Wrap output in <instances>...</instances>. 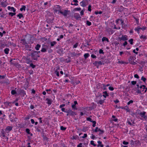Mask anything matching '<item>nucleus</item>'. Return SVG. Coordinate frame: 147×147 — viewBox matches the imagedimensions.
<instances>
[{"mask_svg":"<svg viewBox=\"0 0 147 147\" xmlns=\"http://www.w3.org/2000/svg\"><path fill=\"white\" fill-rule=\"evenodd\" d=\"M16 14V13H12V12H9V15H10L12 17L14 15H15Z\"/></svg>","mask_w":147,"mask_h":147,"instance_id":"32","label":"nucleus"},{"mask_svg":"<svg viewBox=\"0 0 147 147\" xmlns=\"http://www.w3.org/2000/svg\"><path fill=\"white\" fill-rule=\"evenodd\" d=\"M65 106V104H63L60 105L59 107L60 108H62V107H64Z\"/></svg>","mask_w":147,"mask_h":147,"instance_id":"61","label":"nucleus"},{"mask_svg":"<svg viewBox=\"0 0 147 147\" xmlns=\"http://www.w3.org/2000/svg\"><path fill=\"white\" fill-rule=\"evenodd\" d=\"M89 56H90V55L88 53H85L84 55V57L85 59H86Z\"/></svg>","mask_w":147,"mask_h":147,"instance_id":"20","label":"nucleus"},{"mask_svg":"<svg viewBox=\"0 0 147 147\" xmlns=\"http://www.w3.org/2000/svg\"><path fill=\"white\" fill-rule=\"evenodd\" d=\"M103 90H106L107 89V88H106V86L105 84H103Z\"/></svg>","mask_w":147,"mask_h":147,"instance_id":"57","label":"nucleus"},{"mask_svg":"<svg viewBox=\"0 0 147 147\" xmlns=\"http://www.w3.org/2000/svg\"><path fill=\"white\" fill-rule=\"evenodd\" d=\"M81 5L83 7L86 6V3L84 1H83L80 3Z\"/></svg>","mask_w":147,"mask_h":147,"instance_id":"11","label":"nucleus"},{"mask_svg":"<svg viewBox=\"0 0 147 147\" xmlns=\"http://www.w3.org/2000/svg\"><path fill=\"white\" fill-rule=\"evenodd\" d=\"M35 129H36V131L38 132H40V130L38 129V127H35Z\"/></svg>","mask_w":147,"mask_h":147,"instance_id":"45","label":"nucleus"},{"mask_svg":"<svg viewBox=\"0 0 147 147\" xmlns=\"http://www.w3.org/2000/svg\"><path fill=\"white\" fill-rule=\"evenodd\" d=\"M21 41L22 42V43H23L24 45H26L27 44V43L26 41V40L25 39H23L21 40Z\"/></svg>","mask_w":147,"mask_h":147,"instance_id":"24","label":"nucleus"},{"mask_svg":"<svg viewBox=\"0 0 147 147\" xmlns=\"http://www.w3.org/2000/svg\"><path fill=\"white\" fill-rule=\"evenodd\" d=\"M134 60V57L133 56H131L129 58V62L130 63V62H132Z\"/></svg>","mask_w":147,"mask_h":147,"instance_id":"17","label":"nucleus"},{"mask_svg":"<svg viewBox=\"0 0 147 147\" xmlns=\"http://www.w3.org/2000/svg\"><path fill=\"white\" fill-rule=\"evenodd\" d=\"M26 132L28 134H30V130L29 129H26Z\"/></svg>","mask_w":147,"mask_h":147,"instance_id":"47","label":"nucleus"},{"mask_svg":"<svg viewBox=\"0 0 147 147\" xmlns=\"http://www.w3.org/2000/svg\"><path fill=\"white\" fill-rule=\"evenodd\" d=\"M74 18L77 20H78L79 18H81V17L80 16L79 13H76L74 14Z\"/></svg>","mask_w":147,"mask_h":147,"instance_id":"7","label":"nucleus"},{"mask_svg":"<svg viewBox=\"0 0 147 147\" xmlns=\"http://www.w3.org/2000/svg\"><path fill=\"white\" fill-rule=\"evenodd\" d=\"M140 38L141 39L143 38L145 40L146 39V37L144 35H142L140 36Z\"/></svg>","mask_w":147,"mask_h":147,"instance_id":"31","label":"nucleus"},{"mask_svg":"<svg viewBox=\"0 0 147 147\" xmlns=\"http://www.w3.org/2000/svg\"><path fill=\"white\" fill-rule=\"evenodd\" d=\"M133 102V100H130L129 102H128L127 103V104L128 105H129L130 103H131Z\"/></svg>","mask_w":147,"mask_h":147,"instance_id":"52","label":"nucleus"},{"mask_svg":"<svg viewBox=\"0 0 147 147\" xmlns=\"http://www.w3.org/2000/svg\"><path fill=\"white\" fill-rule=\"evenodd\" d=\"M94 65L96 66L97 68H98V64L97 61H95L94 63H93Z\"/></svg>","mask_w":147,"mask_h":147,"instance_id":"23","label":"nucleus"},{"mask_svg":"<svg viewBox=\"0 0 147 147\" xmlns=\"http://www.w3.org/2000/svg\"><path fill=\"white\" fill-rule=\"evenodd\" d=\"M98 64V66L100 65H104L105 63H103V61L101 62L100 61H97Z\"/></svg>","mask_w":147,"mask_h":147,"instance_id":"27","label":"nucleus"},{"mask_svg":"<svg viewBox=\"0 0 147 147\" xmlns=\"http://www.w3.org/2000/svg\"><path fill=\"white\" fill-rule=\"evenodd\" d=\"M1 5L3 7H6L7 6V3L6 1L4 2H1Z\"/></svg>","mask_w":147,"mask_h":147,"instance_id":"12","label":"nucleus"},{"mask_svg":"<svg viewBox=\"0 0 147 147\" xmlns=\"http://www.w3.org/2000/svg\"><path fill=\"white\" fill-rule=\"evenodd\" d=\"M78 45V43H76L75 44H74V45L73 48H76L77 47Z\"/></svg>","mask_w":147,"mask_h":147,"instance_id":"44","label":"nucleus"},{"mask_svg":"<svg viewBox=\"0 0 147 147\" xmlns=\"http://www.w3.org/2000/svg\"><path fill=\"white\" fill-rule=\"evenodd\" d=\"M68 11L65 9L59 11V13L63 15L64 16H66L68 14Z\"/></svg>","mask_w":147,"mask_h":147,"instance_id":"2","label":"nucleus"},{"mask_svg":"<svg viewBox=\"0 0 147 147\" xmlns=\"http://www.w3.org/2000/svg\"><path fill=\"white\" fill-rule=\"evenodd\" d=\"M141 80L143 81L144 82H146V78L144 77V76H142L141 77Z\"/></svg>","mask_w":147,"mask_h":147,"instance_id":"35","label":"nucleus"},{"mask_svg":"<svg viewBox=\"0 0 147 147\" xmlns=\"http://www.w3.org/2000/svg\"><path fill=\"white\" fill-rule=\"evenodd\" d=\"M26 8V7L25 6L23 5L22 6V7L20 8V10L21 11H22L23 10L25 11Z\"/></svg>","mask_w":147,"mask_h":147,"instance_id":"30","label":"nucleus"},{"mask_svg":"<svg viewBox=\"0 0 147 147\" xmlns=\"http://www.w3.org/2000/svg\"><path fill=\"white\" fill-rule=\"evenodd\" d=\"M90 144L92 145H93V146H96V145L94 143V142L93 141H90Z\"/></svg>","mask_w":147,"mask_h":147,"instance_id":"43","label":"nucleus"},{"mask_svg":"<svg viewBox=\"0 0 147 147\" xmlns=\"http://www.w3.org/2000/svg\"><path fill=\"white\" fill-rule=\"evenodd\" d=\"M142 87H143V89L142 90V91H144V89L145 88L146 86L144 85H142L140 87V89L142 88Z\"/></svg>","mask_w":147,"mask_h":147,"instance_id":"41","label":"nucleus"},{"mask_svg":"<svg viewBox=\"0 0 147 147\" xmlns=\"http://www.w3.org/2000/svg\"><path fill=\"white\" fill-rule=\"evenodd\" d=\"M41 46L40 45L38 44L36 45V46L35 47V49L36 50H38L39 49V48H40Z\"/></svg>","mask_w":147,"mask_h":147,"instance_id":"15","label":"nucleus"},{"mask_svg":"<svg viewBox=\"0 0 147 147\" xmlns=\"http://www.w3.org/2000/svg\"><path fill=\"white\" fill-rule=\"evenodd\" d=\"M97 104H99L100 105H102L104 102V101L103 100H100L98 101V102L97 101Z\"/></svg>","mask_w":147,"mask_h":147,"instance_id":"18","label":"nucleus"},{"mask_svg":"<svg viewBox=\"0 0 147 147\" xmlns=\"http://www.w3.org/2000/svg\"><path fill=\"white\" fill-rule=\"evenodd\" d=\"M136 92L138 93L141 94V89H140V90L139 89H138L137 90Z\"/></svg>","mask_w":147,"mask_h":147,"instance_id":"42","label":"nucleus"},{"mask_svg":"<svg viewBox=\"0 0 147 147\" xmlns=\"http://www.w3.org/2000/svg\"><path fill=\"white\" fill-rule=\"evenodd\" d=\"M30 67H31L32 68H34L36 67V65H34L32 63H31L30 64Z\"/></svg>","mask_w":147,"mask_h":147,"instance_id":"38","label":"nucleus"},{"mask_svg":"<svg viewBox=\"0 0 147 147\" xmlns=\"http://www.w3.org/2000/svg\"><path fill=\"white\" fill-rule=\"evenodd\" d=\"M11 9L13 12H15L16 11V9L13 7H11Z\"/></svg>","mask_w":147,"mask_h":147,"instance_id":"62","label":"nucleus"},{"mask_svg":"<svg viewBox=\"0 0 147 147\" xmlns=\"http://www.w3.org/2000/svg\"><path fill=\"white\" fill-rule=\"evenodd\" d=\"M109 89L111 90V91H113L114 90V88L113 87L110 86L109 87Z\"/></svg>","mask_w":147,"mask_h":147,"instance_id":"55","label":"nucleus"},{"mask_svg":"<svg viewBox=\"0 0 147 147\" xmlns=\"http://www.w3.org/2000/svg\"><path fill=\"white\" fill-rule=\"evenodd\" d=\"M99 53H100V54H104V52H103V50H102L101 49H100L99 50Z\"/></svg>","mask_w":147,"mask_h":147,"instance_id":"48","label":"nucleus"},{"mask_svg":"<svg viewBox=\"0 0 147 147\" xmlns=\"http://www.w3.org/2000/svg\"><path fill=\"white\" fill-rule=\"evenodd\" d=\"M102 13V12L101 11H95V13L96 14H101Z\"/></svg>","mask_w":147,"mask_h":147,"instance_id":"34","label":"nucleus"},{"mask_svg":"<svg viewBox=\"0 0 147 147\" xmlns=\"http://www.w3.org/2000/svg\"><path fill=\"white\" fill-rule=\"evenodd\" d=\"M5 75H3V76H1L0 75V79H4L5 78Z\"/></svg>","mask_w":147,"mask_h":147,"instance_id":"50","label":"nucleus"},{"mask_svg":"<svg viewBox=\"0 0 147 147\" xmlns=\"http://www.w3.org/2000/svg\"><path fill=\"white\" fill-rule=\"evenodd\" d=\"M127 36L126 35H122V37H119V38L120 40H123V41H125L128 39Z\"/></svg>","mask_w":147,"mask_h":147,"instance_id":"3","label":"nucleus"},{"mask_svg":"<svg viewBox=\"0 0 147 147\" xmlns=\"http://www.w3.org/2000/svg\"><path fill=\"white\" fill-rule=\"evenodd\" d=\"M91 6L90 5H89V6H88V10L89 11H91Z\"/></svg>","mask_w":147,"mask_h":147,"instance_id":"46","label":"nucleus"},{"mask_svg":"<svg viewBox=\"0 0 147 147\" xmlns=\"http://www.w3.org/2000/svg\"><path fill=\"white\" fill-rule=\"evenodd\" d=\"M87 127H84L82 130V131L85 132L86 130H87Z\"/></svg>","mask_w":147,"mask_h":147,"instance_id":"53","label":"nucleus"},{"mask_svg":"<svg viewBox=\"0 0 147 147\" xmlns=\"http://www.w3.org/2000/svg\"><path fill=\"white\" fill-rule=\"evenodd\" d=\"M82 143H80L77 146V147H82Z\"/></svg>","mask_w":147,"mask_h":147,"instance_id":"64","label":"nucleus"},{"mask_svg":"<svg viewBox=\"0 0 147 147\" xmlns=\"http://www.w3.org/2000/svg\"><path fill=\"white\" fill-rule=\"evenodd\" d=\"M87 120L88 121H90L91 122L92 121V119L90 118V117H88L87 118Z\"/></svg>","mask_w":147,"mask_h":147,"instance_id":"58","label":"nucleus"},{"mask_svg":"<svg viewBox=\"0 0 147 147\" xmlns=\"http://www.w3.org/2000/svg\"><path fill=\"white\" fill-rule=\"evenodd\" d=\"M31 57L34 60H36L37 58L39 57V55L37 54V52L36 51H32L31 52Z\"/></svg>","mask_w":147,"mask_h":147,"instance_id":"1","label":"nucleus"},{"mask_svg":"<svg viewBox=\"0 0 147 147\" xmlns=\"http://www.w3.org/2000/svg\"><path fill=\"white\" fill-rule=\"evenodd\" d=\"M131 83L133 85H134L136 84V81H132L131 82Z\"/></svg>","mask_w":147,"mask_h":147,"instance_id":"49","label":"nucleus"},{"mask_svg":"<svg viewBox=\"0 0 147 147\" xmlns=\"http://www.w3.org/2000/svg\"><path fill=\"white\" fill-rule=\"evenodd\" d=\"M103 93L104 94L103 95V96L105 98H106L107 96H109V94L107 93V91H105L103 92Z\"/></svg>","mask_w":147,"mask_h":147,"instance_id":"10","label":"nucleus"},{"mask_svg":"<svg viewBox=\"0 0 147 147\" xmlns=\"http://www.w3.org/2000/svg\"><path fill=\"white\" fill-rule=\"evenodd\" d=\"M13 128V127L11 126H7L5 129V131L7 132L8 133L11 131Z\"/></svg>","mask_w":147,"mask_h":147,"instance_id":"5","label":"nucleus"},{"mask_svg":"<svg viewBox=\"0 0 147 147\" xmlns=\"http://www.w3.org/2000/svg\"><path fill=\"white\" fill-rule=\"evenodd\" d=\"M87 137V135L86 134H84V136L82 137V138H86Z\"/></svg>","mask_w":147,"mask_h":147,"instance_id":"59","label":"nucleus"},{"mask_svg":"<svg viewBox=\"0 0 147 147\" xmlns=\"http://www.w3.org/2000/svg\"><path fill=\"white\" fill-rule=\"evenodd\" d=\"M133 39L132 38H131L129 40V42L130 43L131 45H133Z\"/></svg>","mask_w":147,"mask_h":147,"instance_id":"39","label":"nucleus"},{"mask_svg":"<svg viewBox=\"0 0 147 147\" xmlns=\"http://www.w3.org/2000/svg\"><path fill=\"white\" fill-rule=\"evenodd\" d=\"M66 129V127H63V126H61L60 127L62 131H64V130H65Z\"/></svg>","mask_w":147,"mask_h":147,"instance_id":"37","label":"nucleus"},{"mask_svg":"<svg viewBox=\"0 0 147 147\" xmlns=\"http://www.w3.org/2000/svg\"><path fill=\"white\" fill-rule=\"evenodd\" d=\"M71 107L74 110H77V108L76 107V105L73 104L71 105Z\"/></svg>","mask_w":147,"mask_h":147,"instance_id":"33","label":"nucleus"},{"mask_svg":"<svg viewBox=\"0 0 147 147\" xmlns=\"http://www.w3.org/2000/svg\"><path fill=\"white\" fill-rule=\"evenodd\" d=\"M9 49L6 48L4 50V52L5 54H7L9 53Z\"/></svg>","mask_w":147,"mask_h":147,"instance_id":"16","label":"nucleus"},{"mask_svg":"<svg viewBox=\"0 0 147 147\" xmlns=\"http://www.w3.org/2000/svg\"><path fill=\"white\" fill-rule=\"evenodd\" d=\"M75 10L77 11H80L81 10V8L80 7L76 8H75Z\"/></svg>","mask_w":147,"mask_h":147,"instance_id":"60","label":"nucleus"},{"mask_svg":"<svg viewBox=\"0 0 147 147\" xmlns=\"http://www.w3.org/2000/svg\"><path fill=\"white\" fill-rule=\"evenodd\" d=\"M47 49L44 48H42L41 50V51L42 52H46L47 51Z\"/></svg>","mask_w":147,"mask_h":147,"instance_id":"28","label":"nucleus"},{"mask_svg":"<svg viewBox=\"0 0 147 147\" xmlns=\"http://www.w3.org/2000/svg\"><path fill=\"white\" fill-rule=\"evenodd\" d=\"M18 92L20 94L22 95L23 96H24L26 94V93L24 90L19 89Z\"/></svg>","mask_w":147,"mask_h":147,"instance_id":"4","label":"nucleus"},{"mask_svg":"<svg viewBox=\"0 0 147 147\" xmlns=\"http://www.w3.org/2000/svg\"><path fill=\"white\" fill-rule=\"evenodd\" d=\"M128 142H126L125 141H123V144L124 145H127L128 144Z\"/></svg>","mask_w":147,"mask_h":147,"instance_id":"54","label":"nucleus"},{"mask_svg":"<svg viewBox=\"0 0 147 147\" xmlns=\"http://www.w3.org/2000/svg\"><path fill=\"white\" fill-rule=\"evenodd\" d=\"M69 115L72 116H74L75 115H76V113L72 111L71 110H69Z\"/></svg>","mask_w":147,"mask_h":147,"instance_id":"9","label":"nucleus"},{"mask_svg":"<svg viewBox=\"0 0 147 147\" xmlns=\"http://www.w3.org/2000/svg\"><path fill=\"white\" fill-rule=\"evenodd\" d=\"M131 121L132 122V123L130 122L129 120H128V119H127V123L129 124L130 125H133L134 126V125H133V124H135V122L134 121L132 120H131Z\"/></svg>","mask_w":147,"mask_h":147,"instance_id":"8","label":"nucleus"},{"mask_svg":"<svg viewBox=\"0 0 147 147\" xmlns=\"http://www.w3.org/2000/svg\"><path fill=\"white\" fill-rule=\"evenodd\" d=\"M17 16L19 17V19H20L22 18H24V16L21 13H19L17 15Z\"/></svg>","mask_w":147,"mask_h":147,"instance_id":"19","label":"nucleus"},{"mask_svg":"<svg viewBox=\"0 0 147 147\" xmlns=\"http://www.w3.org/2000/svg\"><path fill=\"white\" fill-rule=\"evenodd\" d=\"M102 41L103 42L106 41L107 42H109L108 38H107L105 37H103L102 38Z\"/></svg>","mask_w":147,"mask_h":147,"instance_id":"14","label":"nucleus"},{"mask_svg":"<svg viewBox=\"0 0 147 147\" xmlns=\"http://www.w3.org/2000/svg\"><path fill=\"white\" fill-rule=\"evenodd\" d=\"M26 63L27 64L30 63L32 62V61H31L29 59L26 58Z\"/></svg>","mask_w":147,"mask_h":147,"instance_id":"26","label":"nucleus"},{"mask_svg":"<svg viewBox=\"0 0 147 147\" xmlns=\"http://www.w3.org/2000/svg\"><path fill=\"white\" fill-rule=\"evenodd\" d=\"M91 57L93 58H96V56L94 54H92L91 55Z\"/></svg>","mask_w":147,"mask_h":147,"instance_id":"56","label":"nucleus"},{"mask_svg":"<svg viewBox=\"0 0 147 147\" xmlns=\"http://www.w3.org/2000/svg\"><path fill=\"white\" fill-rule=\"evenodd\" d=\"M46 100L47 101V103L49 105H50L52 104V100L51 99L47 98H46Z\"/></svg>","mask_w":147,"mask_h":147,"instance_id":"6","label":"nucleus"},{"mask_svg":"<svg viewBox=\"0 0 147 147\" xmlns=\"http://www.w3.org/2000/svg\"><path fill=\"white\" fill-rule=\"evenodd\" d=\"M1 136L2 137H5V132L3 129H2V131L1 132Z\"/></svg>","mask_w":147,"mask_h":147,"instance_id":"22","label":"nucleus"},{"mask_svg":"<svg viewBox=\"0 0 147 147\" xmlns=\"http://www.w3.org/2000/svg\"><path fill=\"white\" fill-rule=\"evenodd\" d=\"M11 94L12 95H14L17 93L16 91L15 90H12L11 92Z\"/></svg>","mask_w":147,"mask_h":147,"instance_id":"29","label":"nucleus"},{"mask_svg":"<svg viewBox=\"0 0 147 147\" xmlns=\"http://www.w3.org/2000/svg\"><path fill=\"white\" fill-rule=\"evenodd\" d=\"M86 24L88 26H90L91 25V23L88 21H86Z\"/></svg>","mask_w":147,"mask_h":147,"instance_id":"40","label":"nucleus"},{"mask_svg":"<svg viewBox=\"0 0 147 147\" xmlns=\"http://www.w3.org/2000/svg\"><path fill=\"white\" fill-rule=\"evenodd\" d=\"M134 77L135 78H139V76H138V75L137 74H135L134 76Z\"/></svg>","mask_w":147,"mask_h":147,"instance_id":"63","label":"nucleus"},{"mask_svg":"<svg viewBox=\"0 0 147 147\" xmlns=\"http://www.w3.org/2000/svg\"><path fill=\"white\" fill-rule=\"evenodd\" d=\"M57 43V42L55 41H53L52 42H51L50 43L51 45V47L55 45Z\"/></svg>","mask_w":147,"mask_h":147,"instance_id":"25","label":"nucleus"},{"mask_svg":"<svg viewBox=\"0 0 147 147\" xmlns=\"http://www.w3.org/2000/svg\"><path fill=\"white\" fill-rule=\"evenodd\" d=\"M146 113L144 111L143 112L140 113V115L142 117H143L144 116H145Z\"/></svg>","mask_w":147,"mask_h":147,"instance_id":"21","label":"nucleus"},{"mask_svg":"<svg viewBox=\"0 0 147 147\" xmlns=\"http://www.w3.org/2000/svg\"><path fill=\"white\" fill-rule=\"evenodd\" d=\"M98 144L97 145V146L98 147H99L102 144V142L100 141H98Z\"/></svg>","mask_w":147,"mask_h":147,"instance_id":"51","label":"nucleus"},{"mask_svg":"<svg viewBox=\"0 0 147 147\" xmlns=\"http://www.w3.org/2000/svg\"><path fill=\"white\" fill-rule=\"evenodd\" d=\"M120 20L121 21V24L122 25V27L123 28H124V27L123 26V25L124 24L123 21V20H122V19H120Z\"/></svg>","mask_w":147,"mask_h":147,"instance_id":"36","label":"nucleus"},{"mask_svg":"<svg viewBox=\"0 0 147 147\" xmlns=\"http://www.w3.org/2000/svg\"><path fill=\"white\" fill-rule=\"evenodd\" d=\"M140 29L141 28L140 26H138L135 28L134 29V30L135 31H137V33L139 34L140 32L139 30H141Z\"/></svg>","mask_w":147,"mask_h":147,"instance_id":"13","label":"nucleus"}]
</instances>
